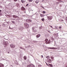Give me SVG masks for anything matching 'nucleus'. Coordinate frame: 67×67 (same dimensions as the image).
I'll list each match as a JSON object with an SVG mask.
<instances>
[{
	"label": "nucleus",
	"instance_id": "cd10ccee",
	"mask_svg": "<svg viewBox=\"0 0 67 67\" xmlns=\"http://www.w3.org/2000/svg\"><path fill=\"white\" fill-rule=\"evenodd\" d=\"M57 1H58L59 2L60 1H62V0H57Z\"/></svg>",
	"mask_w": 67,
	"mask_h": 67
},
{
	"label": "nucleus",
	"instance_id": "e433bc0d",
	"mask_svg": "<svg viewBox=\"0 0 67 67\" xmlns=\"http://www.w3.org/2000/svg\"><path fill=\"white\" fill-rule=\"evenodd\" d=\"M7 16H8V17H10V15H8Z\"/></svg>",
	"mask_w": 67,
	"mask_h": 67
},
{
	"label": "nucleus",
	"instance_id": "8fccbe9b",
	"mask_svg": "<svg viewBox=\"0 0 67 67\" xmlns=\"http://www.w3.org/2000/svg\"><path fill=\"white\" fill-rule=\"evenodd\" d=\"M55 28L56 29V28H57V27H56Z\"/></svg>",
	"mask_w": 67,
	"mask_h": 67
},
{
	"label": "nucleus",
	"instance_id": "2eb2a0df",
	"mask_svg": "<svg viewBox=\"0 0 67 67\" xmlns=\"http://www.w3.org/2000/svg\"><path fill=\"white\" fill-rule=\"evenodd\" d=\"M21 1L22 3H24L25 2V1H24L21 0Z\"/></svg>",
	"mask_w": 67,
	"mask_h": 67
},
{
	"label": "nucleus",
	"instance_id": "f257e3e1",
	"mask_svg": "<svg viewBox=\"0 0 67 67\" xmlns=\"http://www.w3.org/2000/svg\"><path fill=\"white\" fill-rule=\"evenodd\" d=\"M47 18L48 21H51L53 19V16H47Z\"/></svg>",
	"mask_w": 67,
	"mask_h": 67
},
{
	"label": "nucleus",
	"instance_id": "de8ad7c7",
	"mask_svg": "<svg viewBox=\"0 0 67 67\" xmlns=\"http://www.w3.org/2000/svg\"><path fill=\"white\" fill-rule=\"evenodd\" d=\"M61 2H62V1H61Z\"/></svg>",
	"mask_w": 67,
	"mask_h": 67
},
{
	"label": "nucleus",
	"instance_id": "a19ab883",
	"mask_svg": "<svg viewBox=\"0 0 67 67\" xmlns=\"http://www.w3.org/2000/svg\"><path fill=\"white\" fill-rule=\"evenodd\" d=\"M46 65H47V66H49V65H48V64H47Z\"/></svg>",
	"mask_w": 67,
	"mask_h": 67
},
{
	"label": "nucleus",
	"instance_id": "5701e85b",
	"mask_svg": "<svg viewBox=\"0 0 67 67\" xmlns=\"http://www.w3.org/2000/svg\"><path fill=\"white\" fill-rule=\"evenodd\" d=\"M46 12H45V11H43L42 12L43 13H44V14H45V13Z\"/></svg>",
	"mask_w": 67,
	"mask_h": 67
},
{
	"label": "nucleus",
	"instance_id": "c9c22d12",
	"mask_svg": "<svg viewBox=\"0 0 67 67\" xmlns=\"http://www.w3.org/2000/svg\"><path fill=\"white\" fill-rule=\"evenodd\" d=\"M14 1H17V0H14Z\"/></svg>",
	"mask_w": 67,
	"mask_h": 67
},
{
	"label": "nucleus",
	"instance_id": "4be33fe9",
	"mask_svg": "<svg viewBox=\"0 0 67 67\" xmlns=\"http://www.w3.org/2000/svg\"><path fill=\"white\" fill-rule=\"evenodd\" d=\"M28 1L30 2H32V0H28Z\"/></svg>",
	"mask_w": 67,
	"mask_h": 67
},
{
	"label": "nucleus",
	"instance_id": "7c9ffc66",
	"mask_svg": "<svg viewBox=\"0 0 67 67\" xmlns=\"http://www.w3.org/2000/svg\"><path fill=\"white\" fill-rule=\"evenodd\" d=\"M28 5H29V4H27L26 5V6L27 7V6H28Z\"/></svg>",
	"mask_w": 67,
	"mask_h": 67
},
{
	"label": "nucleus",
	"instance_id": "393cba45",
	"mask_svg": "<svg viewBox=\"0 0 67 67\" xmlns=\"http://www.w3.org/2000/svg\"><path fill=\"white\" fill-rule=\"evenodd\" d=\"M38 3V1H36V3Z\"/></svg>",
	"mask_w": 67,
	"mask_h": 67
},
{
	"label": "nucleus",
	"instance_id": "f3484780",
	"mask_svg": "<svg viewBox=\"0 0 67 67\" xmlns=\"http://www.w3.org/2000/svg\"><path fill=\"white\" fill-rule=\"evenodd\" d=\"M45 41H46V43H47V42H48V39H46Z\"/></svg>",
	"mask_w": 67,
	"mask_h": 67
},
{
	"label": "nucleus",
	"instance_id": "4c0bfd02",
	"mask_svg": "<svg viewBox=\"0 0 67 67\" xmlns=\"http://www.w3.org/2000/svg\"><path fill=\"white\" fill-rule=\"evenodd\" d=\"M42 27H40V29H41V28H41Z\"/></svg>",
	"mask_w": 67,
	"mask_h": 67
},
{
	"label": "nucleus",
	"instance_id": "a878e982",
	"mask_svg": "<svg viewBox=\"0 0 67 67\" xmlns=\"http://www.w3.org/2000/svg\"><path fill=\"white\" fill-rule=\"evenodd\" d=\"M3 26H5V24H3Z\"/></svg>",
	"mask_w": 67,
	"mask_h": 67
},
{
	"label": "nucleus",
	"instance_id": "1a4fd4ad",
	"mask_svg": "<svg viewBox=\"0 0 67 67\" xmlns=\"http://www.w3.org/2000/svg\"><path fill=\"white\" fill-rule=\"evenodd\" d=\"M27 67H35V66L31 64L27 66Z\"/></svg>",
	"mask_w": 67,
	"mask_h": 67
},
{
	"label": "nucleus",
	"instance_id": "79ce46f5",
	"mask_svg": "<svg viewBox=\"0 0 67 67\" xmlns=\"http://www.w3.org/2000/svg\"><path fill=\"white\" fill-rule=\"evenodd\" d=\"M15 20V19H13V20Z\"/></svg>",
	"mask_w": 67,
	"mask_h": 67
},
{
	"label": "nucleus",
	"instance_id": "3c124183",
	"mask_svg": "<svg viewBox=\"0 0 67 67\" xmlns=\"http://www.w3.org/2000/svg\"><path fill=\"white\" fill-rule=\"evenodd\" d=\"M42 8H43V9H44V8H43V7H42Z\"/></svg>",
	"mask_w": 67,
	"mask_h": 67
},
{
	"label": "nucleus",
	"instance_id": "0eeeda50",
	"mask_svg": "<svg viewBox=\"0 0 67 67\" xmlns=\"http://www.w3.org/2000/svg\"><path fill=\"white\" fill-rule=\"evenodd\" d=\"M26 22H28V23H30L32 22V20H31V19H27L26 20Z\"/></svg>",
	"mask_w": 67,
	"mask_h": 67
},
{
	"label": "nucleus",
	"instance_id": "6ab92c4d",
	"mask_svg": "<svg viewBox=\"0 0 67 67\" xmlns=\"http://www.w3.org/2000/svg\"><path fill=\"white\" fill-rule=\"evenodd\" d=\"M46 58L49 59V56H47L46 57Z\"/></svg>",
	"mask_w": 67,
	"mask_h": 67
},
{
	"label": "nucleus",
	"instance_id": "6e6552de",
	"mask_svg": "<svg viewBox=\"0 0 67 67\" xmlns=\"http://www.w3.org/2000/svg\"><path fill=\"white\" fill-rule=\"evenodd\" d=\"M48 48L51 49H57V48L55 47H49Z\"/></svg>",
	"mask_w": 67,
	"mask_h": 67
},
{
	"label": "nucleus",
	"instance_id": "ddd939ff",
	"mask_svg": "<svg viewBox=\"0 0 67 67\" xmlns=\"http://www.w3.org/2000/svg\"><path fill=\"white\" fill-rule=\"evenodd\" d=\"M40 36H41V35L40 34H38L36 36V37L37 38H38Z\"/></svg>",
	"mask_w": 67,
	"mask_h": 67
},
{
	"label": "nucleus",
	"instance_id": "09e8293b",
	"mask_svg": "<svg viewBox=\"0 0 67 67\" xmlns=\"http://www.w3.org/2000/svg\"><path fill=\"white\" fill-rule=\"evenodd\" d=\"M13 19H11V20H13Z\"/></svg>",
	"mask_w": 67,
	"mask_h": 67
},
{
	"label": "nucleus",
	"instance_id": "58836bf2",
	"mask_svg": "<svg viewBox=\"0 0 67 67\" xmlns=\"http://www.w3.org/2000/svg\"><path fill=\"white\" fill-rule=\"evenodd\" d=\"M66 20L67 21V17H66Z\"/></svg>",
	"mask_w": 67,
	"mask_h": 67
},
{
	"label": "nucleus",
	"instance_id": "c03bdc74",
	"mask_svg": "<svg viewBox=\"0 0 67 67\" xmlns=\"http://www.w3.org/2000/svg\"><path fill=\"white\" fill-rule=\"evenodd\" d=\"M1 10H0V12H1Z\"/></svg>",
	"mask_w": 67,
	"mask_h": 67
},
{
	"label": "nucleus",
	"instance_id": "a211bd4d",
	"mask_svg": "<svg viewBox=\"0 0 67 67\" xmlns=\"http://www.w3.org/2000/svg\"><path fill=\"white\" fill-rule=\"evenodd\" d=\"M45 19H44V18H42L41 19V21H43V22H44V20Z\"/></svg>",
	"mask_w": 67,
	"mask_h": 67
},
{
	"label": "nucleus",
	"instance_id": "72a5a7b5",
	"mask_svg": "<svg viewBox=\"0 0 67 67\" xmlns=\"http://www.w3.org/2000/svg\"><path fill=\"white\" fill-rule=\"evenodd\" d=\"M23 12H24V13H26V11H24Z\"/></svg>",
	"mask_w": 67,
	"mask_h": 67
},
{
	"label": "nucleus",
	"instance_id": "423d86ee",
	"mask_svg": "<svg viewBox=\"0 0 67 67\" xmlns=\"http://www.w3.org/2000/svg\"><path fill=\"white\" fill-rule=\"evenodd\" d=\"M32 30L34 32H36L37 31L36 30H35V28L34 27H32Z\"/></svg>",
	"mask_w": 67,
	"mask_h": 67
},
{
	"label": "nucleus",
	"instance_id": "bb28decb",
	"mask_svg": "<svg viewBox=\"0 0 67 67\" xmlns=\"http://www.w3.org/2000/svg\"><path fill=\"white\" fill-rule=\"evenodd\" d=\"M62 27H60V26L59 27V29L60 30H61L62 29Z\"/></svg>",
	"mask_w": 67,
	"mask_h": 67
},
{
	"label": "nucleus",
	"instance_id": "f03ea898",
	"mask_svg": "<svg viewBox=\"0 0 67 67\" xmlns=\"http://www.w3.org/2000/svg\"><path fill=\"white\" fill-rule=\"evenodd\" d=\"M9 44V42H8L6 41L5 42L4 44V47H6L7 46V45H8Z\"/></svg>",
	"mask_w": 67,
	"mask_h": 67
},
{
	"label": "nucleus",
	"instance_id": "2f4dec72",
	"mask_svg": "<svg viewBox=\"0 0 67 67\" xmlns=\"http://www.w3.org/2000/svg\"><path fill=\"white\" fill-rule=\"evenodd\" d=\"M27 47H30V46H27Z\"/></svg>",
	"mask_w": 67,
	"mask_h": 67
},
{
	"label": "nucleus",
	"instance_id": "20e7f679",
	"mask_svg": "<svg viewBox=\"0 0 67 67\" xmlns=\"http://www.w3.org/2000/svg\"><path fill=\"white\" fill-rule=\"evenodd\" d=\"M10 46L12 48H13L15 47V45L13 44H11Z\"/></svg>",
	"mask_w": 67,
	"mask_h": 67
},
{
	"label": "nucleus",
	"instance_id": "f8f14e48",
	"mask_svg": "<svg viewBox=\"0 0 67 67\" xmlns=\"http://www.w3.org/2000/svg\"><path fill=\"white\" fill-rule=\"evenodd\" d=\"M0 67H4V65L1 63L0 64Z\"/></svg>",
	"mask_w": 67,
	"mask_h": 67
},
{
	"label": "nucleus",
	"instance_id": "aec40b11",
	"mask_svg": "<svg viewBox=\"0 0 67 67\" xmlns=\"http://www.w3.org/2000/svg\"><path fill=\"white\" fill-rule=\"evenodd\" d=\"M24 58L25 60H26V56L24 57Z\"/></svg>",
	"mask_w": 67,
	"mask_h": 67
},
{
	"label": "nucleus",
	"instance_id": "ea45409f",
	"mask_svg": "<svg viewBox=\"0 0 67 67\" xmlns=\"http://www.w3.org/2000/svg\"><path fill=\"white\" fill-rule=\"evenodd\" d=\"M12 22L13 23H14V21H12Z\"/></svg>",
	"mask_w": 67,
	"mask_h": 67
},
{
	"label": "nucleus",
	"instance_id": "49530a36",
	"mask_svg": "<svg viewBox=\"0 0 67 67\" xmlns=\"http://www.w3.org/2000/svg\"><path fill=\"white\" fill-rule=\"evenodd\" d=\"M46 64H47V63H46Z\"/></svg>",
	"mask_w": 67,
	"mask_h": 67
},
{
	"label": "nucleus",
	"instance_id": "9b49d317",
	"mask_svg": "<svg viewBox=\"0 0 67 67\" xmlns=\"http://www.w3.org/2000/svg\"><path fill=\"white\" fill-rule=\"evenodd\" d=\"M47 62L48 63H52V60L51 59H48L47 60Z\"/></svg>",
	"mask_w": 67,
	"mask_h": 67
},
{
	"label": "nucleus",
	"instance_id": "b1692460",
	"mask_svg": "<svg viewBox=\"0 0 67 67\" xmlns=\"http://www.w3.org/2000/svg\"><path fill=\"white\" fill-rule=\"evenodd\" d=\"M51 59H52H52H54V57H51Z\"/></svg>",
	"mask_w": 67,
	"mask_h": 67
},
{
	"label": "nucleus",
	"instance_id": "7ed1b4c3",
	"mask_svg": "<svg viewBox=\"0 0 67 67\" xmlns=\"http://www.w3.org/2000/svg\"><path fill=\"white\" fill-rule=\"evenodd\" d=\"M24 26H25V27H26V28H28L29 27V25H28V24H27L26 23H24Z\"/></svg>",
	"mask_w": 67,
	"mask_h": 67
},
{
	"label": "nucleus",
	"instance_id": "a18cd8bd",
	"mask_svg": "<svg viewBox=\"0 0 67 67\" xmlns=\"http://www.w3.org/2000/svg\"><path fill=\"white\" fill-rule=\"evenodd\" d=\"M46 64H47V63H46Z\"/></svg>",
	"mask_w": 67,
	"mask_h": 67
},
{
	"label": "nucleus",
	"instance_id": "f704fd0d",
	"mask_svg": "<svg viewBox=\"0 0 67 67\" xmlns=\"http://www.w3.org/2000/svg\"><path fill=\"white\" fill-rule=\"evenodd\" d=\"M50 27H51L52 28H53V27H52V26L50 25Z\"/></svg>",
	"mask_w": 67,
	"mask_h": 67
},
{
	"label": "nucleus",
	"instance_id": "dca6fc26",
	"mask_svg": "<svg viewBox=\"0 0 67 67\" xmlns=\"http://www.w3.org/2000/svg\"><path fill=\"white\" fill-rule=\"evenodd\" d=\"M51 43V41L50 40H49L48 41V43H47V44H50Z\"/></svg>",
	"mask_w": 67,
	"mask_h": 67
},
{
	"label": "nucleus",
	"instance_id": "c756f323",
	"mask_svg": "<svg viewBox=\"0 0 67 67\" xmlns=\"http://www.w3.org/2000/svg\"><path fill=\"white\" fill-rule=\"evenodd\" d=\"M60 22H64V21L63 20H61Z\"/></svg>",
	"mask_w": 67,
	"mask_h": 67
},
{
	"label": "nucleus",
	"instance_id": "4468645a",
	"mask_svg": "<svg viewBox=\"0 0 67 67\" xmlns=\"http://www.w3.org/2000/svg\"><path fill=\"white\" fill-rule=\"evenodd\" d=\"M45 16V15H43L42 14H41L40 15V16L41 17V18H42V17H44V16Z\"/></svg>",
	"mask_w": 67,
	"mask_h": 67
},
{
	"label": "nucleus",
	"instance_id": "39448f33",
	"mask_svg": "<svg viewBox=\"0 0 67 67\" xmlns=\"http://www.w3.org/2000/svg\"><path fill=\"white\" fill-rule=\"evenodd\" d=\"M21 11H26V9H25V8L24 7H22L21 8Z\"/></svg>",
	"mask_w": 67,
	"mask_h": 67
},
{
	"label": "nucleus",
	"instance_id": "c85d7f7f",
	"mask_svg": "<svg viewBox=\"0 0 67 67\" xmlns=\"http://www.w3.org/2000/svg\"><path fill=\"white\" fill-rule=\"evenodd\" d=\"M41 58H43V55H41Z\"/></svg>",
	"mask_w": 67,
	"mask_h": 67
},
{
	"label": "nucleus",
	"instance_id": "37998d69",
	"mask_svg": "<svg viewBox=\"0 0 67 67\" xmlns=\"http://www.w3.org/2000/svg\"><path fill=\"white\" fill-rule=\"evenodd\" d=\"M9 52H8V54H9Z\"/></svg>",
	"mask_w": 67,
	"mask_h": 67
},
{
	"label": "nucleus",
	"instance_id": "9d476101",
	"mask_svg": "<svg viewBox=\"0 0 67 67\" xmlns=\"http://www.w3.org/2000/svg\"><path fill=\"white\" fill-rule=\"evenodd\" d=\"M13 18H19V16H17L15 15H13Z\"/></svg>",
	"mask_w": 67,
	"mask_h": 67
},
{
	"label": "nucleus",
	"instance_id": "473e14b6",
	"mask_svg": "<svg viewBox=\"0 0 67 67\" xmlns=\"http://www.w3.org/2000/svg\"><path fill=\"white\" fill-rule=\"evenodd\" d=\"M41 66V65H38V67H40V66Z\"/></svg>",
	"mask_w": 67,
	"mask_h": 67
},
{
	"label": "nucleus",
	"instance_id": "412c9836",
	"mask_svg": "<svg viewBox=\"0 0 67 67\" xmlns=\"http://www.w3.org/2000/svg\"><path fill=\"white\" fill-rule=\"evenodd\" d=\"M49 66H51V67H53V65H52V64H49Z\"/></svg>",
	"mask_w": 67,
	"mask_h": 67
}]
</instances>
